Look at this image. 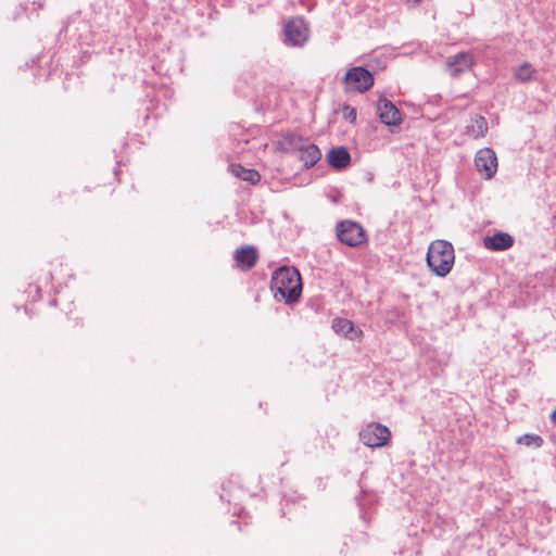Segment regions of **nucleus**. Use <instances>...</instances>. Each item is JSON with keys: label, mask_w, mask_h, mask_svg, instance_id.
<instances>
[{"label": "nucleus", "mask_w": 556, "mask_h": 556, "mask_svg": "<svg viewBox=\"0 0 556 556\" xmlns=\"http://www.w3.org/2000/svg\"><path fill=\"white\" fill-rule=\"evenodd\" d=\"M302 138L294 134H287L281 137V139L275 142V148L280 153H290L293 151H298L300 143L302 142Z\"/></svg>", "instance_id": "2eb2a0df"}, {"label": "nucleus", "mask_w": 556, "mask_h": 556, "mask_svg": "<svg viewBox=\"0 0 556 556\" xmlns=\"http://www.w3.org/2000/svg\"><path fill=\"white\" fill-rule=\"evenodd\" d=\"M298 151L300 153V160L307 168L314 166L321 157L319 148L313 143L303 146L301 142Z\"/></svg>", "instance_id": "4468645a"}, {"label": "nucleus", "mask_w": 556, "mask_h": 556, "mask_svg": "<svg viewBox=\"0 0 556 556\" xmlns=\"http://www.w3.org/2000/svg\"><path fill=\"white\" fill-rule=\"evenodd\" d=\"M552 420L553 422L556 425V408L554 409V412L552 413Z\"/></svg>", "instance_id": "4be33fe9"}, {"label": "nucleus", "mask_w": 556, "mask_h": 556, "mask_svg": "<svg viewBox=\"0 0 556 556\" xmlns=\"http://www.w3.org/2000/svg\"><path fill=\"white\" fill-rule=\"evenodd\" d=\"M475 64V58L470 52H459L447 59L446 67L451 75L457 76Z\"/></svg>", "instance_id": "1a4fd4ad"}, {"label": "nucleus", "mask_w": 556, "mask_h": 556, "mask_svg": "<svg viewBox=\"0 0 556 556\" xmlns=\"http://www.w3.org/2000/svg\"><path fill=\"white\" fill-rule=\"evenodd\" d=\"M344 118L354 123L356 121V110L350 106H344L343 109Z\"/></svg>", "instance_id": "412c9836"}, {"label": "nucleus", "mask_w": 556, "mask_h": 556, "mask_svg": "<svg viewBox=\"0 0 556 556\" xmlns=\"http://www.w3.org/2000/svg\"><path fill=\"white\" fill-rule=\"evenodd\" d=\"M359 440L369 447H382L389 444L391 431L379 422H369L359 431Z\"/></svg>", "instance_id": "20e7f679"}, {"label": "nucleus", "mask_w": 556, "mask_h": 556, "mask_svg": "<svg viewBox=\"0 0 556 556\" xmlns=\"http://www.w3.org/2000/svg\"><path fill=\"white\" fill-rule=\"evenodd\" d=\"M327 160L333 168L342 169L350 165L351 155L344 147H338L328 152Z\"/></svg>", "instance_id": "ddd939ff"}, {"label": "nucleus", "mask_w": 556, "mask_h": 556, "mask_svg": "<svg viewBox=\"0 0 556 556\" xmlns=\"http://www.w3.org/2000/svg\"><path fill=\"white\" fill-rule=\"evenodd\" d=\"M372 74L362 66H354L348 70L343 78L345 91L365 92L374 85Z\"/></svg>", "instance_id": "7ed1b4c3"}, {"label": "nucleus", "mask_w": 556, "mask_h": 556, "mask_svg": "<svg viewBox=\"0 0 556 556\" xmlns=\"http://www.w3.org/2000/svg\"><path fill=\"white\" fill-rule=\"evenodd\" d=\"M427 265L438 277H445L453 268L455 251L452 243L445 240H434L427 252Z\"/></svg>", "instance_id": "f03ea898"}, {"label": "nucleus", "mask_w": 556, "mask_h": 556, "mask_svg": "<svg viewBox=\"0 0 556 556\" xmlns=\"http://www.w3.org/2000/svg\"><path fill=\"white\" fill-rule=\"evenodd\" d=\"M517 443L528 447H541L543 439L538 434H523L517 439Z\"/></svg>", "instance_id": "6ab92c4d"}, {"label": "nucleus", "mask_w": 556, "mask_h": 556, "mask_svg": "<svg viewBox=\"0 0 556 556\" xmlns=\"http://www.w3.org/2000/svg\"><path fill=\"white\" fill-rule=\"evenodd\" d=\"M332 329L336 333L344 336L350 340L361 341L363 338V331L356 329L353 321L346 318H334L332 320Z\"/></svg>", "instance_id": "9b49d317"}, {"label": "nucleus", "mask_w": 556, "mask_h": 556, "mask_svg": "<svg viewBox=\"0 0 556 556\" xmlns=\"http://www.w3.org/2000/svg\"><path fill=\"white\" fill-rule=\"evenodd\" d=\"M339 240L350 247H357L366 241V233L363 227L354 222H341L337 226Z\"/></svg>", "instance_id": "39448f33"}, {"label": "nucleus", "mask_w": 556, "mask_h": 556, "mask_svg": "<svg viewBox=\"0 0 556 556\" xmlns=\"http://www.w3.org/2000/svg\"><path fill=\"white\" fill-rule=\"evenodd\" d=\"M475 165L480 176L486 180L491 179L497 170V157L490 148L480 149L475 157Z\"/></svg>", "instance_id": "423d86ee"}, {"label": "nucleus", "mask_w": 556, "mask_h": 556, "mask_svg": "<svg viewBox=\"0 0 556 556\" xmlns=\"http://www.w3.org/2000/svg\"><path fill=\"white\" fill-rule=\"evenodd\" d=\"M380 121L387 126H397L402 123V114L389 100L380 99L377 104Z\"/></svg>", "instance_id": "6e6552de"}, {"label": "nucleus", "mask_w": 556, "mask_h": 556, "mask_svg": "<svg viewBox=\"0 0 556 556\" xmlns=\"http://www.w3.org/2000/svg\"><path fill=\"white\" fill-rule=\"evenodd\" d=\"M229 170L233 176L252 185L257 184L261 179V175L255 169L244 168L240 164H231Z\"/></svg>", "instance_id": "dca6fc26"}, {"label": "nucleus", "mask_w": 556, "mask_h": 556, "mask_svg": "<svg viewBox=\"0 0 556 556\" xmlns=\"http://www.w3.org/2000/svg\"><path fill=\"white\" fill-rule=\"evenodd\" d=\"M26 292L28 293V296H29L30 301H37V300H39L41 298V290L35 283H30L28 286Z\"/></svg>", "instance_id": "aec40b11"}, {"label": "nucleus", "mask_w": 556, "mask_h": 556, "mask_svg": "<svg viewBox=\"0 0 556 556\" xmlns=\"http://www.w3.org/2000/svg\"><path fill=\"white\" fill-rule=\"evenodd\" d=\"M285 35L292 46L303 45L308 37V29L301 18H292L285 26Z\"/></svg>", "instance_id": "0eeeda50"}, {"label": "nucleus", "mask_w": 556, "mask_h": 556, "mask_svg": "<svg viewBox=\"0 0 556 556\" xmlns=\"http://www.w3.org/2000/svg\"><path fill=\"white\" fill-rule=\"evenodd\" d=\"M514 238L507 232H497L483 239V245L490 251H505L513 247Z\"/></svg>", "instance_id": "f8f14e48"}, {"label": "nucleus", "mask_w": 556, "mask_h": 556, "mask_svg": "<svg viewBox=\"0 0 556 556\" xmlns=\"http://www.w3.org/2000/svg\"><path fill=\"white\" fill-rule=\"evenodd\" d=\"M535 73L536 71L533 66L530 63L525 62L515 70L514 76L520 83H528L534 79Z\"/></svg>", "instance_id": "a211bd4d"}, {"label": "nucleus", "mask_w": 556, "mask_h": 556, "mask_svg": "<svg viewBox=\"0 0 556 556\" xmlns=\"http://www.w3.org/2000/svg\"><path fill=\"white\" fill-rule=\"evenodd\" d=\"M488 131V123L483 116H476L471 124L467 126V135L477 139L485 136Z\"/></svg>", "instance_id": "f3484780"}, {"label": "nucleus", "mask_w": 556, "mask_h": 556, "mask_svg": "<svg viewBox=\"0 0 556 556\" xmlns=\"http://www.w3.org/2000/svg\"><path fill=\"white\" fill-rule=\"evenodd\" d=\"M258 252L252 245H245L237 249L233 253L236 267L241 270H249L256 264Z\"/></svg>", "instance_id": "9d476101"}, {"label": "nucleus", "mask_w": 556, "mask_h": 556, "mask_svg": "<svg viewBox=\"0 0 556 556\" xmlns=\"http://www.w3.org/2000/svg\"><path fill=\"white\" fill-rule=\"evenodd\" d=\"M270 289L275 298L280 301L286 303L298 301L302 293V280L299 270L287 266L278 268L273 274Z\"/></svg>", "instance_id": "f257e3e1"}]
</instances>
